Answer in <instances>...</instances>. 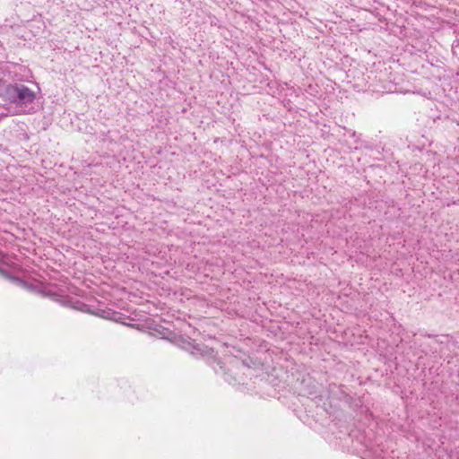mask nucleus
<instances>
[{
    "instance_id": "f257e3e1",
    "label": "nucleus",
    "mask_w": 459,
    "mask_h": 459,
    "mask_svg": "<svg viewBox=\"0 0 459 459\" xmlns=\"http://www.w3.org/2000/svg\"><path fill=\"white\" fill-rule=\"evenodd\" d=\"M4 98L16 105L21 113H30L33 110L36 93L23 84H9L4 90Z\"/></svg>"
},
{
    "instance_id": "f03ea898",
    "label": "nucleus",
    "mask_w": 459,
    "mask_h": 459,
    "mask_svg": "<svg viewBox=\"0 0 459 459\" xmlns=\"http://www.w3.org/2000/svg\"><path fill=\"white\" fill-rule=\"evenodd\" d=\"M48 295L52 296L55 300L61 303L62 305L71 307L76 309H82V304H81L79 301H74L72 299L60 294V293H50V291L48 293Z\"/></svg>"
},
{
    "instance_id": "7ed1b4c3",
    "label": "nucleus",
    "mask_w": 459,
    "mask_h": 459,
    "mask_svg": "<svg viewBox=\"0 0 459 459\" xmlns=\"http://www.w3.org/2000/svg\"><path fill=\"white\" fill-rule=\"evenodd\" d=\"M12 260L9 256L4 255L2 252H0V273L4 275H8L6 269L12 266Z\"/></svg>"
}]
</instances>
